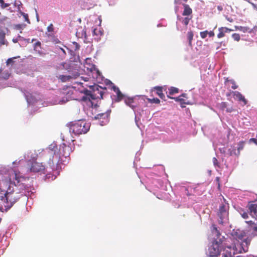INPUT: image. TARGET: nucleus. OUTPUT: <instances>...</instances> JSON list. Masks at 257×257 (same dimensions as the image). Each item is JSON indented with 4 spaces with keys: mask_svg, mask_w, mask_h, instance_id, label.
<instances>
[{
    "mask_svg": "<svg viewBox=\"0 0 257 257\" xmlns=\"http://www.w3.org/2000/svg\"><path fill=\"white\" fill-rule=\"evenodd\" d=\"M225 83L226 84L229 85V86H230L231 88L233 89H235L238 88V85H236L235 82L233 80H229L227 78L225 80Z\"/></svg>",
    "mask_w": 257,
    "mask_h": 257,
    "instance_id": "5701e85b",
    "label": "nucleus"
},
{
    "mask_svg": "<svg viewBox=\"0 0 257 257\" xmlns=\"http://www.w3.org/2000/svg\"><path fill=\"white\" fill-rule=\"evenodd\" d=\"M247 208L249 211V213L253 217L257 216V203H254L253 202H249Z\"/></svg>",
    "mask_w": 257,
    "mask_h": 257,
    "instance_id": "f8f14e48",
    "label": "nucleus"
},
{
    "mask_svg": "<svg viewBox=\"0 0 257 257\" xmlns=\"http://www.w3.org/2000/svg\"><path fill=\"white\" fill-rule=\"evenodd\" d=\"M231 93L233 95V97L235 100H237L240 102H242L243 105H246L247 103V101L245 97L238 91H231Z\"/></svg>",
    "mask_w": 257,
    "mask_h": 257,
    "instance_id": "ddd939ff",
    "label": "nucleus"
},
{
    "mask_svg": "<svg viewBox=\"0 0 257 257\" xmlns=\"http://www.w3.org/2000/svg\"><path fill=\"white\" fill-rule=\"evenodd\" d=\"M60 49L63 52V53L66 54L65 50L63 48H60Z\"/></svg>",
    "mask_w": 257,
    "mask_h": 257,
    "instance_id": "864d4df0",
    "label": "nucleus"
},
{
    "mask_svg": "<svg viewBox=\"0 0 257 257\" xmlns=\"http://www.w3.org/2000/svg\"><path fill=\"white\" fill-rule=\"evenodd\" d=\"M148 101L151 103L159 104L160 102V100L157 98H148Z\"/></svg>",
    "mask_w": 257,
    "mask_h": 257,
    "instance_id": "c85d7f7f",
    "label": "nucleus"
},
{
    "mask_svg": "<svg viewBox=\"0 0 257 257\" xmlns=\"http://www.w3.org/2000/svg\"><path fill=\"white\" fill-rule=\"evenodd\" d=\"M6 179L11 184H13L15 186H19L20 189L22 190L26 189L28 188L25 182L27 180H29V178L21 176L19 171L11 169L8 171Z\"/></svg>",
    "mask_w": 257,
    "mask_h": 257,
    "instance_id": "20e7f679",
    "label": "nucleus"
},
{
    "mask_svg": "<svg viewBox=\"0 0 257 257\" xmlns=\"http://www.w3.org/2000/svg\"><path fill=\"white\" fill-rule=\"evenodd\" d=\"M92 32L94 35H98V33H99L100 35L102 34L101 32L97 29H94Z\"/></svg>",
    "mask_w": 257,
    "mask_h": 257,
    "instance_id": "473e14b6",
    "label": "nucleus"
},
{
    "mask_svg": "<svg viewBox=\"0 0 257 257\" xmlns=\"http://www.w3.org/2000/svg\"><path fill=\"white\" fill-rule=\"evenodd\" d=\"M70 65L66 62H62L60 63L59 65L57 67V69L58 70L65 69L68 70V71H70Z\"/></svg>",
    "mask_w": 257,
    "mask_h": 257,
    "instance_id": "4be33fe9",
    "label": "nucleus"
},
{
    "mask_svg": "<svg viewBox=\"0 0 257 257\" xmlns=\"http://www.w3.org/2000/svg\"><path fill=\"white\" fill-rule=\"evenodd\" d=\"M154 89L156 90L157 94L162 99L165 100V96L163 93V87L161 86H156Z\"/></svg>",
    "mask_w": 257,
    "mask_h": 257,
    "instance_id": "aec40b11",
    "label": "nucleus"
},
{
    "mask_svg": "<svg viewBox=\"0 0 257 257\" xmlns=\"http://www.w3.org/2000/svg\"><path fill=\"white\" fill-rule=\"evenodd\" d=\"M53 26L52 24H50L48 27H47V31L49 32H52L53 31Z\"/></svg>",
    "mask_w": 257,
    "mask_h": 257,
    "instance_id": "c9c22d12",
    "label": "nucleus"
},
{
    "mask_svg": "<svg viewBox=\"0 0 257 257\" xmlns=\"http://www.w3.org/2000/svg\"><path fill=\"white\" fill-rule=\"evenodd\" d=\"M179 92L178 88L175 87H171L169 89V95H173L175 93H177Z\"/></svg>",
    "mask_w": 257,
    "mask_h": 257,
    "instance_id": "cd10ccee",
    "label": "nucleus"
},
{
    "mask_svg": "<svg viewBox=\"0 0 257 257\" xmlns=\"http://www.w3.org/2000/svg\"><path fill=\"white\" fill-rule=\"evenodd\" d=\"M183 5L184 6V10L182 15L184 16L190 15L192 13V9L190 8V7L188 5L185 4H183Z\"/></svg>",
    "mask_w": 257,
    "mask_h": 257,
    "instance_id": "412c9836",
    "label": "nucleus"
},
{
    "mask_svg": "<svg viewBox=\"0 0 257 257\" xmlns=\"http://www.w3.org/2000/svg\"><path fill=\"white\" fill-rule=\"evenodd\" d=\"M167 97L174 99L176 101L180 102L181 104V107H184L185 106L183 105V104H188L189 103L185 101V99L181 97V96H179L177 97H171L169 95H167Z\"/></svg>",
    "mask_w": 257,
    "mask_h": 257,
    "instance_id": "a211bd4d",
    "label": "nucleus"
},
{
    "mask_svg": "<svg viewBox=\"0 0 257 257\" xmlns=\"http://www.w3.org/2000/svg\"><path fill=\"white\" fill-rule=\"evenodd\" d=\"M87 96H87V95H86V96H83V97H82V98H81V100H83V101H86V100H87ZM89 97H90L89 96Z\"/></svg>",
    "mask_w": 257,
    "mask_h": 257,
    "instance_id": "a18cd8bd",
    "label": "nucleus"
},
{
    "mask_svg": "<svg viewBox=\"0 0 257 257\" xmlns=\"http://www.w3.org/2000/svg\"><path fill=\"white\" fill-rule=\"evenodd\" d=\"M28 165L29 166L27 172H40L45 170V166L42 163L37 162L36 161H31L29 160L28 162Z\"/></svg>",
    "mask_w": 257,
    "mask_h": 257,
    "instance_id": "6e6552de",
    "label": "nucleus"
},
{
    "mask_svg": "<svg viewBox=\"0 0 257 257\" xmlns=\"http://www.w3.org/2000/svg\"><path fill=\"white\" fill-rule=\"evenodd\" d=\"M191 18H189L188 17H185L183 19L182 23L185 25L187 26L189 24V22L190 20H191Z\"/></svg>",
    "mask_w": 257,
    "mask_h": 257,
    "instance_id": "2f4dec72",
    "label": "nucleus"
},
{
    "mask_svg": "<svg viewBox=\"0 0 257 257\" xmlns=\"http://www.w3.org/2000/svg\"><path fill=\"white\" fill-rule=\"evenodd\" d=\"M246 222L250 225L254 224V222H253L252 221H246Z\"/></svg>",
    "mask_w": 257,
    "mask_h": 257,
    "instance_id": "09e8293b",
    "label": "nucleus"
},
{
    "mask_svg": "<svg viewBox=\"0 0 257 257\" xmlns=\"http://www.w3.org/2000/svg\"><path fill=\"white\" fill-rule=\"evenodd\" d=\"M256 139H257V135H256Z\"/></svg>",
    "mask_w": 257,
    "mask_h": 257,
    "instance_id": "052dcab7",
    "label": "nucleus"
},
{
    "mask_svg": "<svg viewBox=\"0 0 257 257\" xmlns=\"http://www.w3.org/2000/svg\"><path fill=\"white\" fill-rule=\"evenodd\" d=\"M218 216L220 219L222 220L225 216L227 214L226 206L224 204H222L219 206V210L218 212Z\"/></svg>",
    "mask_w": 257,
    "mask_h": 257,
    "instance_id": "4468645a",
    "label": "nucleus"
},
{
    "mask_svg": "<svg viewBox=\"0 0 257 257\" xmlns=\"http://www.w3.org/2000/svg\"><path fill=\"white\" fill-rule=\"evenodd\" d=\"M218 9L219 10V11H222V8L221 6H218Z\"/></svg>",
    "mask_w": 257,
    "mask_h": 257,
    "instance_id": "603ef678",
    "label": "nucleus"
},
{
    "mask_svg": "<svg viewBox=\"0 0 257 257\" xmlns=\"http://www.w3.org/2000/svg\"><path fill=\"white\" fill-rule=\"evenodd\" d=\"M79 76V73L78 72H75L71 75H60L58 77V79L60 80L61 82H65L70 81L72 79L76 78Z\"/></svg>",
    "mask_w": 257,
    "mask_h": 257,
    "instance_id": "9b49d317",
    "label": "nucleus"
},
{
    "mask_svg": "<svg viewBox=\"0 0 257 257\" xmlns=\"http://www.w3.org/2000/svg\"><path fill=\"white\" fill-rule=\"evenodd\" d=\"M106 90V88H102L99 85H95L93 86L92 91L87 90L85 94L87 96H89V100L90 99L93 100L97 99H101L103 98V95Z\"/></svg>",
    "mask_w": 257,
    "mask_h": 257,
    "instance_id": "0eeeda50",
    "label": "nucleus"
},
{
    "mask_svg": "<svg viewBox=\"0 0 257 257\" xmlns=\"http://www.w3.org/2000/svg\"><path fill=\"white\" fill-rule=\"evenodd\" d=\"M232 95V94L231 93V92H230V93H227V94H226V96H230V95Z\"/></svg>",
    "mask_w": 257,
    "mask_h": 257,
    "instance_id": "5fc2aeb1",
    "label": "nucleus"
},
{
    "mask_svg": "<svg viewBox=\"0 0 257 257\" xmlns=\"http://www.w3.org/2000/svg\"><path fill=\"white\" fill-rule=\"evenodd\" d=\"M90 124L83 120H79L72 124L70 127V132L76 135L85 134L90 129Z\"/></svg>",
    "mask_w": 257,
    "mask_h": 257,
    "instance_id": "39448f33",
    "label": "nucleus"
},
{
    "mask_svg": "<svg viewBox=\"0 0 257 257\" xmlns=\"http://www.w3.org/2000/svg\"><path fill=\"white\" fill-rule=\"evenodd\" d=\"M231 36L234 41L238 42L240 39V37L239 34L234 33Z\"/></svg>",
    "mask_w": 257,
    "mask_h": 257,
    "instance_id": "c756f323",
    "label": "nucleus"
},
{
    "mask_svg": "<svg viewBox=\"0 0 257 257\" xmlns=\"http://www.w3.org/2000/svg\"><path fill=\"white\" fill-rule=\"evenodd\" d=\"M222 240H214L212 244L208 246L206 254L209 257H217L220 254L221 251V244Z\"/></svg>",
    "mask_w": 257,
    "mask_h": 257,
    "instance_id": "423d86ee",
    "label": "nucleus"
},
{
    "mask_svg": "<svg viewBox=\"0 0 257 257\" xmlns=\"http://www.w3.org/2000/svg\"><path fill=\"white\" fill-rule=\"evenodd\" d=\"M235 30H239L243 33H251V30L248 27L235 26Z\"/></svg>",
    "mask_w": 257,
    "mask_h": 257,
    "instance_id": "393cba45",
    "label": "nucleus"
},
{
    "mask_svg": "<svg viewBox=\"0 0 257 257\" xmlns=\"http://www.w3.org/2000/svg\"><path fill=\"white\" fill-rule=\"evenodd\" d=\"M249 142H253L255 144L257 145V139H256V138H251L249 140Z\"/></svg>",
    "mask_w": 257,
    "mask_h": 257,
    "instance_id": "a19ab883",
    "label": "nucleus"
},
{
    "mask_svg": "<svg viewBox=\"0 0 257 257\" xmlns=\"http://www.w3.org/2000/svg\"><path fill=\"white\" fill-rule=\"evenodd\" d=\"M187 40L188 41V45L190 47H192V41L193 39L194 34L192 31H190L187 33Z\"/></svg>",
    "mask_w": 257,
    "mask_h": 257,
    "instance_id": "a878e982",
    "label": "nucleus"
},
{
    "mask_svg": "<svg viewBox=\"0 0 257 257\" xmlns=\"http://www.w3.org/2000/svg\"><path fill=\"white\" fill-rule=\"evenodd\" d=\"M22 15L24 16V18H25V20L26 22H27L28 23H30V21L29 19L28 15V14H26L25 13H22Z\"/></svg>",
    "mask_w": 257,
    "mask_h": 257,
    "instance_id": "72a5a7b5",
    "label": "nucleus"
},
{
    "mask_svg": "<svg viewBox=\"0 0 257 257\" xmlns=\"http://www.w3.org/2000/svg\"><path fill=\"white\" fill-rule=\"evenodd\" d=\"M112 89L114 91V92H115L116 93L118 92L120 90L118 88V87H117V86H116L115 85H113L112 86Z\"/></svg>",
    "mask_w": 257,
    "mask_h": 257,
    "instance_id": "e433bc0d",
    "label": "nucleus"
},
{
    "mask_svg": "<svg viewBox=\"0 0 257 257\" xmlns=\"http://www.w3.org/2000/svg\"><path fill=\"white\" fill-rule=\"evenodd\" d=\"M208 35H209V36L210 37H214V33L213 31H211L210 32H208Z\"/></svg>",
    "mask_w": 257,
    "mask_h": 257,
    "instance_id": "79ce46f5",
    "label": "nucleus"
},
{
    "mask_svg": "<svg viewBox=\"0 0 257 257\" xmlns=\"http://www.w3.org/2000/svg\"><path fill=\"white\" fill-rule=\"evenodd\" d=\"M212 233L213 235L216 236V238L214 239V240H219V239H222L220 237L221 234L219 231L217 229L215 225H213L212 226Z\"/></svg>",
    "mask_w": 257,
    "mask_h": 257,
    "instance_id": "6ab92c4d",
    "label": "nucleus"
},
{
    "mask_svg": "<svg viewBox=\"0 0 257 257\" xmlns=\"http://www.w3.org/2000/svg\"><path fill=\"white\" fill-rule=\"evenodd\" d=\"M57 150V146H53L52 149L50 147L45 152L46 155L49 158L48 164L50 167L54 166L53 159L54 158L56 159L59 158L60 156H64L65 158L70 155L71 152V148L69 146L66 145L64 143L60 145L59 149V153H56Z\"/></svg>",
    "mask_w": 257,
    "mask_h": 257,
    "instance_id": "f03ea898",
    "label": "nucleus"
},
{
    "mask_svg": "<svg viewBox=\"0 0 257 257\" xmlns=\"http://www.w3.org/2000/svg\"><path fill=\"white\" fill-rule=\"evenodd\" d=\"M245 144V141H240L238 143V147L237 149V152L236 151L235 148L233 146H231L230 148L228 150V152L230 156L236 155L239 156L240 154V152L241 150H243L244 145Z\"/></svg>",
    "mask_w": 257,
    "mask_h": 257,
    "instance_id": "9d476101",
    "label": "nucleus"
},
{
    "mask_svg": "<svg viewBox=\"0 0 257 257\" xmlns=\"http://www.w3.org/2000/svg\"><path fill=\"white\" fill-rule=\"evenodd\" d=\"M233 31L232 29H229L226 27H220L218 28L219 33L217 34V38L220 39L225 36L226 33H228Z\"/></svg>",
    "mask_w": 257,
    "mask_h": 257,
    "instance_id": "2eb2a0df",
    "label": "nucleus"
},
{
    "mask_svg": "<svg viewBox=\"0 0 257 257\" xmlns=\"http://www.w3.org/2000/svg\"><path fill=\"white\" fill-rule=\"evenodd\" d=\"M110 112V110H107L105 112L97 114L94 116L93 119L98 120L101 125H104L109 121Z\"/></svg>",
    "mask_w": 257,
    "mask_h": 257,
    "instance_id": "1a4fd4ad",
    "label": "nucleus"
},
{
    "mask_svg": "<svg viewBox=\"0 0 257 257\" xmlns=\"http://www.w3.org/2000/svg\"><path fill=\"white\" fill-rule=\"evenodd\" d=\"M124 101L125 104L130 106L134 110L137 107V105L135 103L134 98L133 97H126V98H124Z\"/></svg>",
    "mask_w": 257,
    "mask_h": 257,
    "instance_id": "dca6fc26",
    "label": "nucleus"
},
{
    "mask_svg": "<svg viewBox=\"0 0 257 257\" xmlns=\"http://www.w3.org/2000/svg\"><path fill=\"white\" fill-rule=\"evenodd\" d=\"M14 61H13V58H9L7 61V65H9L10 64L12 63H13Z\"/></svg>",
    "mask_w": 257,
    "mask_h": 257,
    "instance_id": "37998d69",
    "label": "nucleus"
},
{
    "mask_svg": "<svg viewBox=\"0 0 257 257\" xmlns=\"http://www.w3.org/2000/svg\"><path fill=\"white\" fill-rule=\"evenodd\" d=\"M228 20L229 22H231L232 21V20H230V19H228Z\"/></svg>",
    "mask_w": 257,
    "mask_h": 257,
    "instance_id": "6e6d98bb",
    "label": "nucleus"
},
{
    "mask_svg": "<svg viewBox=\"0 0 257 257\" xmlns=\"http://www.w3.org/2000/svg\"><path fill=\"white\" fill-rule=\"evenodd\" d=\"M222 257H232L231 252V247H227L223 250Z\"/></svg>",
    "mask_w": 257,
    "mask_h": 257,
    "instance_id": "b1692460",
    "label": "nucleus"
},
{
    "mask_svg": "<svg viewBox=\"0 0 257 257\" xmlns=\"http://www.w3.org/2000/svg\"><path fill=\"white\" fill-rule=\"evenodd\" d=\"M234 239L237 240L238 242L235 243L233 246V249L236 252L241 253L245 252L248 250V246L250 244V240L247 238H244L245 233L240 230H237L232 233Z\"/></svg>",
    "mask_w": 257,
    "mask_h": 257,
    "instance_id": "7ed1b4c3",
    "label": "nucleus"
},
{
    "mask_svg": "<svg viewBox=\"0 0 257 257\" xmlns=\"http://www.w3.org/2000/svg\"><path fill=\"white\" fill-rule=\"evenodd\" d=\"M116 98L115 99V101L119 102L122 100H124V98H126V96L124 94H123L121 91L119 90L116 93Z\"/></svg>",
    "mask_w": 257,
    "mask_h": 257,
    "instance_id": "bb28decb",
    "label": "nucleus"
},
{
    "mask_svg": "<svg viewBox=\"0 0 257 257\" xmlns=\"http://www.w3.org/2000/svg\"><path fill=\"white\" fill-rule=\"evenodd\" d=\"M250 4L252 6V7H253V8L257 10V6L255 4L252 3H251Z\"/></svg>",
    "mask_w": 257,
    "mask_h": 257,
    "instance_id": "49530a36",
    "label": "nucleus"
},
{
    "mask_svg": "<svg viewBox=\"0 0 257 257\" xmlns=\"http://www.w3.org/2000/svg\"><path fill=\"white\" fill-rule=\"evenodd\" d=\"M20 162H21V160L19 161L18 162H17V161L16 160V161L13 162V164L14 165H18V164H19Z\"/></svg>",
    "mask_w": 257,
    "mask_h": 257,
    "instance_id": "de8ad7c7",
    "label": "nucleus"
},
{
    "mask_svg": "<svg viewBox=\"0 0 257 257\" xmlns=\"http://www.w3.org/2000/svg\"><path fill=\"white\" fill-rule=\"evenodd\" d=\"M252 230L254 231V235L257 236V226H254L252 227Z\"/></svg>",
    "mask_w": 257,
    "mask_h": 257,
    "instance_id": "c03bdc74",
    "label": "nucleus"
},
{
    "mask_svg": "<svg viewBox=\"0 0 257 257\" xmlns=\"http://www.w3.org/2000/svg\"><path fill=\"white\" fill-rule=\"evenodd\" d=\"M227 104L226 102H221L217 105V107L221 110H224L225 108H226V111L227 112H231L233 109L232 108H227Z\"/></svg>",
    "mask_w": 257,
    "mask_h": 257,
    "instance_id": "f3484780",
    "label": "nucleus"
},
{
    "mask_svg": "<svg viewBox=\"0 0 257 257\" xmlns=\"http://www.w3.org/2000/svg\"><path fill=\"white\" fill-rule=\"evenodd\" d=\"M215 181L217 184L218 189L219 190L220 188V178L219 177H217L215 178Z\"/></svg>",
    "mask_w": 257,
    "mask_h": 257,
    "instance_id": "f704fd0d",
    "label": "nucleus"
},
{
    "mask_svg": "<svg viewBox=\"0 0 257 257\" xmlns=\"http://www.w3.org/2000/svg\"><path fill=\"white\" fill-rule=\"evenodd\" d=\"M212 161L215 166H219V163H218V160L216 158L214 157L212 159Z\"/></svg>",
    "mask_w": 257,
    "mask_h": 257,
    "instance_id": "4c0bfd02",
    "label": "nucleus"
},
{
    "mask_svg": "<svg viewBox=\"0 0 257 257\" xmlns=\"http://www.w3.org/2000/svg\"><path fill=\"white\" fill-rule=\"evenodd\" d=\"M187 195H188V196H190V194L189 193H188V194H187Z\"/></svg>",
    "mask_w": 257,
    "mask_h": 257,
    "instance_id": "13d9d810",
    "label": "nucleus"
},
{
    "mask_svg": "<svg viewBox=\"0 0 257 257\" xmlns=\"http://www.w3.org/2000/svg\"><path fill=\"white\" fill-rule=\"evenodd\" d=\"M180 96L182 98L183 97H186L187 94L186 93H183L182 94L180 95Z\"/></svg>",
    "mask_w": 257,
    "mask_h": 257,
    "instance_id": "8fccbe9b",
    "label": "nucleus"
},
{
    "mask_svg": "<svg viewBox=\"0 0 257 257\" xmlns=\"http://www.w3.org/2000/svg\"><path fill=\"white\" fill-rule=\"evenodd\" d=\"M241 215L244 219H246L248 217V213L246 212H243L242 213H241Z\"/></svg>",
    "mask_w": 257,
    "mask_h": 257,
    "instance_id": "58836bf2",
    "label": "nucleus"
},
{
    "mask_svg": "<svg viewBox=\"0 0 257 257\" xmlns=\"http://www.w3.org/2000/svg\"><path fill=\"white\" fill-rule=\"evenodd\" d=\"M74 44L76 45V49H79V47H80L79 45L76 42H75Z\"/></svg>",
    "mask_w": 257,
    "mask_h": 257,
    "instance_id": "3c124183",
    "label": "nucleus"
},
{
    "mask_svg": "<svg viewBox=\"0 0 257 257\" xmlns=\"http://www.w3.org/2000/svg\"><path fill=\"white\" fill-rule=\"evenodd\" d=\"M41 42L39 41L36 43V44L35 45V47H34V49L36 50L37 48V47H41Z\"/></svg>",
    "mask_w": 257,
    "mask_h": 257,
    "instance_id": "ea45409f",
    "label": "nucleus"
},
{
    "mask_svg": "<svg viewBox=\"0 0 257 257\" xmlns=\"http://www.w3.org/2000/svg\"><path fill=\"white\" fill-rule=\"evenodd\" d=\"M39 53H40V54H42L41 52H39Z\"/></svg>",
    "mask_w": 257,
    "mask_h": 257,
    "instance_id": "bf43d9fd",
    "label": "nucleus"
},
{
    "mask_svg": "<svg viewBox=\"0 0 257 257\" xmlns=\"http://www.w3.org/2000/svg\"><path fill=\"white\" fill-rule=\"evenodd\" d=\"M200 35L201 38L204 39L207 37L208 35V31L206 30L203 32H201Z\"/></svg>",
    "mask_w": 257,
    "mask_h": 257,
    "instance_id": "7c9ffc66",
    "label": "nucleus"
},
{
    "mask_svg": "<svg viewBox=\"0 0 257 257\" xmlns=\"http://www.w3.org/2000/svg\"><path fill=\"white\" fill-rule=\"evenodd\" d=\"M20 195L14 192L13 187L9 186L7 190L0 189V199L3 202L4 208L0 207V210L7 211L20 199Z\"/></svg>",
    "mask_w": 257,
    "mask_h": 257,
    "instance_id": "f257e3e1",
    "label": "nucleus"
},
{
    "mask_svg": "<svg viewBox=\"0 0 257 257\" xmlns=\"http://www.w3.org/2000/svg\"><path fill=\"white\" fill-rule=\"evenodd\" d=\"M0 2H4L3 0H0Z\"/></svg>",
    "mask_w": 257,
    "mask_h": 257,
    "instance_id": "4d7b16f0",
    "label": "nucleus"
}]
</instances>
